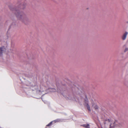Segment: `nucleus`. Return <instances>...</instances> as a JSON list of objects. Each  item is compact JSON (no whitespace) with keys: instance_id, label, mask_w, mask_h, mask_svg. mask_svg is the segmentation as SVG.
<instances>
[{"instance_id":"obj_12","label":"nucleus","mask_w":128,"mask_h":128,"mask_svg":"<svg viewBox=\"0 0 128 128\" xmlns=\"http://www.w3.org/2000/svg\"><path fill=\"white\" fill-rule=\"evenodd\" d=\"M108 122H110V119H108Z\"/></svg>"},{"instance_id":"obj_7","label":"nucleus","mask_w":128,"mask_h":128,"mask_svg":"<svg viewBox=\"0 0 128 128\" xmlns=\"http://www.w3.org/2000/svg\"><path fill=\"white\" fill-rule=\"evenodd\" d=\"M50 90L52 92H54L56 91V90L54 88H49Z\"/></svg>"},{"instance_id":"obj_5","label":"nucleus","mask_w":128,"mask_h":128,"mask_svg":"<svg viewBox=\"0 0 128 128\" xmlns=\"http://www.w3.org/2000/svg\"><path fill=\"white\" fill-rule=\"evenodd\" d=\"M92 108H94L96 110L98 109V106L96 104L94 103L93 101H92Z\"/></svg>"},{"instance_id":"obj_4","label":"nucleus","mask_w":128,"mask_h":128,"mask_svg":"<svg viewBox=\"0 0 128 128\" xmlns=\"http://www.w3.org/2000/svg\"><path fill=\"white\" fill-rule=\"evenodd\" d=\"M6 50V49L3 46L1 47L0 48V56H2V53L4 52Z\"/></svg>"},{"instance_id":"obj_6","label":"nucleus","mask_w":128,"mask_h":128,"mask_svg":"<svg viewBox=\"0 0 128 128\" xmlns=\"http://www.w3.org/2000/svg\"><path fill=\"white\" fill-rule=\"evenodd\" d=\"M81 126L86 128H90V125L88 124L82 125Z\"/></svg>"},{"instance_id":"obj_3","label":"nucleus","mask_w":128,"mask_h":128,"mask_svg":"<svg viewBox=\"0 0 128 128\" xmlns=\"http://www.w3.org/2000/svg\"><path fill=\"white\" fill-rule=\"evenodd\" d=\"M128 34V32L126 31L121 36V38L122 40H124L126 39Z\"/></svg>"},{"instance_id":"obj_9","label":"nucleus","mask_w":128,"mask_h":128,"mask_svg":"<svg viewBox=\"0 0 128 128\" xmlns=\"http://www.w3.org/2000/svg\"><path fill=\"white\" fill-rule=\"evenodd\" d=\"M52 122H50V123H49L48 124V125H47V126H49L51 125L52 124Z\"/></svg>"},{"instance_id":"obj_11","label":"nucleus","mask_w":128,"mask_h":128,"mask_svg":"<svg viewBox=\"0 0 128 128\" xmlns=\"http://www.w3.org/2000/svg\"><path fill=\"white\" fill-rule=\"evenodd\" d=\"M122 125L121 124H120L119 125V126L120 127H121L122 126Z\"/></svg>"},{"instance_id":"obj_10","label":"nucleus","mask_w":128,"mask_h":128,"mask_svg":"<svg viewBox=\"0 0 128 128\" xmlns=\"http://www.w3.org/2000/svg\"><path fill=\"white\" fill-rule=\"evenodd\" d=\"M128 50V48H126L125 50H124V51L125 52H126V51H127Z\"/></svg>"},{"instance_id":"obj_2","label":"nucleus","mask_w":128,"mask_h":128,"mask_svg":"<svg viewBox=\"0 0 128 128\" xmlns=\"http://www.w3.org/2000/svg\"><path fill=\"white\" fill-rule=\"evenodd\" d=\"M88 101L87 99L85 100L84 101V105L86 106L88 110L90 111V106L88 104Z\"/></svg>"},{"instance_id":"obj_8","label":"nucleus","mask_w":128,"mask_h":128,"mask_svg":"<svg viewBox=\"0 0 128 128\" xmlns=\"http://www.w3.org/2000/svg\"><path fill=\"white\" fill-rule=\"evenodd\" d=\"M60 121V120L59 119H57L54 121H53V122H59Z\"/></svg>"},{"instance_id":"obj_1","label":"nucleus","mask_w":128,"mask_h":128,"mask_svg":"<svg viewBox=\"0 0 128 128\" xmlns=\"http://www.w3.org/2000/svg\"><path fill=\"white\" fill-rule=\"evenodd\" d=\"M16 15L18 20L26 24H28L31 21L30 19L23 12L19 11L16 13Z\"/></svg>"}]
</instances>
